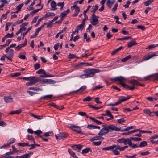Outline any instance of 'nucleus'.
I'll use <instances>...</instances> for the list:
<instances>
[{"instance_id": "obj_19", "label": "nucleus", "mask_w": 158, "mask_h": 158, "mask_svg": "<svg viewBox=\"0 0 158 158\" xmlns=\"http://www.w3.org/2000/svg\"><path fill=\"white\" fill-rule=\"evenodd\" d=\"M84 25L81 23L77 25L76 27V31H77V33H78V30H82L84 28Z\"/></svg>"}, {"instance_id": "obj_62", "label": "nucleus", "mask_w": 158, "mask_h": 158, "mask_svg": "<svg viewBox=\"0 0 158 158\" xmlns=\"http://www.w3.org/2000/svg\"><path fill=\"white\" fill-rule=\"evenodd\" d=\"M137 28L140 29L143 31L145 29V27L144 26L141 25H138L137 26Z\"/></svg>"}, {"instance_id": "obj_10", "label": "nucleus", "mask_w": 158, "mask_h": 158, "mask_svg": "<svg viewBox=\"0 0 158 158\" xmlns=\"http://www.w3.org/2000/svg\"><path fill=\"white\" fill-rule=\"evenodd\" d=\"M27 39H25L24 43L23 44H20L15 47V49L17 51L19 50L22 47L25 46L27 44Z\"/></svg>"}, {"instance_id": "obj_47", "label": "nucleus", "mask_w": 158, "mask_h": 158, "mask_svg": "<svg viewBox=\"0 0 158 158\" xmlns=\"http://www.w3.org/2000/svg\"><path fill=\"white\" fill-rule=\"evenodd\" d=\"M53 135V133L52 131H49L47 132H46L43 135H44L45 136H52Z\"/></svg>"}, {"instance_id": "obj_1", "label": "nucleus", "mask_w": 158, "mask_h": 158, "mask_svg": "<svg viewBox=\"0 0 158 158\" xmlns=\"http://www.w3.org/2000/svg\"><path fill=\"white\" fill-rule=\"evenodd\" d=\"M102 128L98 134V135H103L106 134L109 131L111 132L113 130L118 131L121 129L120 127H117L115 125H110L108 126L103 125Z\"/></svg>"}, {"instance_id": "obj_12", "label": "nucleus", "mask_w": 158, "mask_h": 158, "mask_svg": "<svg viewBox=\"0 0 158 158\" xmlns=\"http://www.w3.org/2000/svg\"><path fill=\"white\" fill-rule=\"evenodd\" d=\"M101 136L102 135H99V136H96L92 137L89 140L91 141H93L94 140L104 139V137H102Z\"/></svg>"}, {"instance_id": "obj_13", "label": "nucleus", "mask_w": 158, "mask_h": 158, "mask_svg": "<svg viewBox=\"0 0 158 158\" xmlns=\"http://www.w3.org/2000/svg\"><path fill=\"white\" fill-rule=\"evenodd\" d=\"M83 145L81 144L74 145L71 146L72 148L74 150L78 149L80 150L82 148Z\"/></svg>"}, {"instance_id": "obj_45", "label": "nucleus", "mask_w": 158, "mask_h": 158, "mask_svg": "<svg viewBox=\"0 0 158 158\" xmlns=\"http://www.w3.org/2000/svg\"><path fill=\"white\" fill-rule=\"evenodd\" d=\"M88 106L91 108H92L94 110H98L102 108V106L101 107H96L93 105H91V104H89Z\"/></svg>"}, {"instance_id": "obj_39", "label": "nucleus", "mask_w": 158, "mask_h": 158, "mask_svg": "<svg viewBox=\"0 0 158 158\" xmlns=\"http://www.w3.org/2000/svg\"><path fill=\"white\" fill-rule=\"evenodd\" d=\"M128 146L126 145L123 147H121L119 145L117 146V149H118L121 151H124L126 148H127Z\"/></svg>"}, {"instance_id": "obj_63", "label": "nucleus", "mask_w": 158, "mask_h": 158, "mask_svg": "<svg viewBox=\"0 0 158 158\" xmlns=\"http://www.w3.org/2000/svg\"><path fill=\"white\" fill-rule=\"evenodd\" d=\"M136 156V154H135L133 155L132 156H128L125 155L124 156H125L127 158H136L135 157Z\"/></svg>"}, {"instance_id": "obj_54", "label": "nucleus", "mask_w": 158, "mask_h": 158, "mask_svg": "<svg viewBox=\"0 0 158 158\" xmlns=\"http://www.w3.org/2000/svg\"><path fill=\"white\" fill-rule=\"evenodd\" d=\"M23 5L24 4L23 3L19 4L16 7V9L20 11L21 8L22 7Z\"/></svg>"}, {"instance_id": "obj_53", "label": "nucleus", "mask_w": 158, "mask_h": 158, "mask_svg": "<svg viewBox=\"0 0 158 158\" xmlns=\"http://www.w3.org/2000/svg\"><path fill=\"white\" fill-rule=\"evenodd\" d=\"M40 67V64L39 63H36L34 65V68L35 70H37Z\"/></svg>"}, {"instance_id": "obj_33", "label": "nucleus", "mask_w": 158, "mask_h": 158, "mask_svg": "<svg viewBox=\"0 0 158 158\" xmlns=\"http://www.w3.org/2000/svg\"><path fill=\"white\" fill-rule=\"evenodd\" d=\"M150 116L153 117L155 116H156L158 117V111H156L151 112L149 115Z\"/></svg>"}, {"instance_id": "obj_61", "label": "nucleus", "mask_w": 158, "mask_h": 158, "mask_svg": "<svg viewBox=\"0 0 158 158\" xmlns=\"http://www.w3.org/2000/svg\"><path fill=\"white\" fill-rule=\"evenodd\" d=\"M114 18L116 19V23L118 24H120L121 23V22L119 21V18L117 16H114Z\"/></svg>"}, {"instance_id": "obj_44", "label": "nucleus", "mask_w": 158, "mask_h": 158, "mask_svg": "<svg viewBox=\"0 0 158 158\" xmlns=\"http://www.w3.org/2000/svg\"><path fill=\"white\" fill-rule=\"evenodd\" d=\"M32 28V26L29 27L27 30L24 33H23L22 39H24V36L27 33L31 30Z\"/></svg>"}, {"instance_id": "obj_8", "label": "nucleus", "mask_w": 158, "mask_h": 158, "mask_svg": "<svg viewBox=\"0 0 158 158\" xmlns=\"http://www.w3.org/2000/svg\"><path fill=\"white\" fill-rule=\"evenodd\" d=\"M156 55L155 52L149 53L147 56H144L142 60V61H144L146 60H148L150 58H151L154 56H156Z\"/></svg>"}, {"instance_id": "obj_27", "label": "nucleus", "mask_w": 158, "mask_h": 158, "mask_svg": "<svg viewBox=\"0 0 158 158\" xmlns=\"http://www.w3.org/2000/svg\"><path fill=\"white\" fill-rule=\"evenodd\" d=\"M22 112V110L21 109H19L15 111H11L9 114H19Z\"/></svg>"}, {"instance_id": "obj_31", "label": "nucleus", "mask_w": 158, "mask_h": 158, "mask_svg": "<svg viewBox=\"0 0 158 158\" xmlns=\"http://www.w3.org/2000/svg\"><path fill=\"white\" fill-rule=\"evenodd\" d=\"M14 56V50L11 49L9 53L7 54L6 57H13Z\"/></svg>"}, {"instance_id": "obj_57", "label": "nucleus", "mask_w": 158, "mask_h": 158, "mask_svg": "<svg viewBox=\"0 0 158 158\" xmlns=\"http://www.w3.org/2000/svg\"><path fill=\"white\" fill-rule=\"evenodd\" d=\"M86 88V87L85 86H83L80 88L78 89L80 91V93H81Z\"/></svg>"}, {"instance_id": "obj_15", "label": "nucleus", "mask_w": 158, "mask_h": 158, "mask_svg": "<svg viewBox=\"0 0 158 158\" xmlns=\"http://www.w3.org/2000/svg\"><path fill=\"white\" fill-rule=\"evenodd\" d=\"M122 87L125 88L127 89H129L131 91H132L134 90L135 88V87L134 85H132L131 86H129L126 84H122Z\"/></svg>"}, {"instance_id": "obj_29", "label": "nucleus", "mask_w": 158, "mask_h": 158, "mask_svg": "<svg viewBox=\"0 0 158 158\" xmlns=\"http://www.w3.org/2000/svg\"><path fill=\"white\" fill-rule=\"evenodd\" d=\"M123 48L122 46H120L117 49H116L115 50H114L111 53L112 55H113L116 54L118 51L121 50Z\"/></svg>"}, {"instance_id": "obj_2", "label": "nucleus", "mask_w": 158, "mask_h": 158, "mask_svg": "<svg viewBox=\"0 0 158 158\" xmlns=\"http://www.w3.org/2000/svg\"><path fill=\"white\" fill-rule=\"evenodd\" d=\"M84 71L87 73L81 75L80 77L82 78L92 77L95 73L99 72L100 70L97 69H88L84 70Z\"/></svg>"}, {"instance_id": "obj_36", "label": "nucleus", "mask_w": 158, "mask_h": 158, "mask_svg": "<svg viewBox=\"0 0 158 158\" xmlns=\"http://www.w3.org/2000/svg\"><path fill=\"white\" fill-rule=\"evenodd\" d=\"M131 55H129L124 58L121 59V62H125L131 57Z\"/></svg>"}, {"instance_id": "obj_24", "label": "nucleus", "mask_w": 158, "mask_h": 158, "mask_svg": "<svg viewBox=\"0 0 158 158\" xmlns=\"http://www.w3.org/2000/svg\"><path fill=\"white\" fill-rule=\"evenodd\" d=\"M53 76H52L50 75H48L47 74V73H45L44 74H43V75H40L39 77H37V78H39V81H40L41 80L40 79L41 77H53Z\"/></svg>"}, {"instance_id": "obj_58", "label": "nucleus", "mask_w": 158, "mask_h": 158, "mask_svg": "<svg viewBox=\"0 0 158 158\" xmlns=\"http://www.w3.org/2000/svg\"><path fill=\"white\" fill-rule=\"evenodd\" d=\"M92 98L89 96H88L85 98L83 99V101H90L91 100Z\"/></svg>"}, {"instance_id": "obj_26", "label": "nucleus", "mask_w": 158, "mask_h": 158, "mask_svg": "<svg viewBox=\"0 0 158 158\" xmlns=\"http://www.w3.org/2000/svg\"><path fill=\"white\" fill-rule=\"evenodd\" d=\"M68 152L70 155L73 158H78L77 156H76L75 155V154L74 152L73 151H72L70 149H68Z\"/></svg>"}, {"instance_id": "obj_25", "label": "nucleus", "mask_w": 158, "mask_h": 158, "mask_svg": "<svg viewBox=\"0 0 158 158\" xmlns=\"http://www.w3.org/2000/svg\"><path fill=\"white\" fill-rule=\"evenodd\" d=\"M75 9V13L72 16L73 17L77 16L80 12V8L79 7L74 8Z\"/></svg>"}, {"instance_id": "obj_22", "label": "nucleus", "mask_w": 158, "mask_h": 158, "mask_svg": "<svg viewBox=\"0 0 158 158\" xmlns=\"http://www.w3.org/2000/svg\"><path fill=\"white\" fill-rule=\"evenodd\" d=\"M69 9H67L66 11H63L60 14L61 18H63L65 17L69 12Z\"/></svg>"}, {"instance_id": "obj_49", "label": "nucleus", "mask_w": 158, "mask_h": 158, "mask_svg": "<svg viewBox=\"0 0 158 158\" xmlns=\"http://www.w3.org/2000/svg\"><path fill=\"white\" fill-rule=\"evenodd\" d=\"M40 83L42 84H44V83H48V79H43L40 80Z\"/></svg>"}, {"instance_id": "obj_60", "label": "nucleus", "mask_w": 158, "mask_h": 158, "mask_svg": "<svg viewBox=\"0 0 158 158\" xmlns=\"http://www.w3.org/2000/svg\"><path fill=\"white\" fill-rule=\"evenodd\" d=\"M15 139L14 138L10 139L9 140L8 142V143L9 144L10 146L11 144L15 142Z\"/></svg>"}, {"instance_id": "obj_23", "label": "nucleus", "mask_w": 158, "mask_h": 158, "mask_svg": "<svg viewBox=\"0 0 158 158\" xmlns=\"http://www.w3.org/2000/svg\"><path fill=\"white\" fill-rule=\"evenodd\" d=\"M116 147L115 145H113L112 146H110L103 148H102V150H113L114 148V147Z\"/></svg>"}, {"instance_id": "obj_64", "label": "nucleus", "mask_w": 158, "mask_h": 158, "mask_svg": "<svg viewBox=\"0 0 158 158\" xmlns=\"http://www.w3.org/2000/svg\"><path fill=\"white\" fill-rule=\"evenodd\" d=\"M29 156L28 154H25L20 156H18V158H28Z\"/></svg>"}, {"instance_id": "obj_6", "label": "nucleus", "mask_w": 158, "mask_h": 158, "mask_svg": "<svg viewBox=\"0 0 158 158\" xmlns=\"http://www.w3.org/2000/svg\"><path fill=\"white\" fill-rule=\"evenodd\" d=\"M150 79L158 81V73L147 76L144 78L145 80H148Z\"/></svg>"}, {"instance_id": "obj_11", "label": "nucleus", "mask_w": 158, "mask_h": 158, "mask_svg": "<svg viewBox=\"0 0 158 158\" xmlns=\"http://www.w3.org/2000/svg\"><path fill=\"white\" fill-rule=\"evenodd\" d=\"M5 102L6 103H9L13 102V98L10 96H5L4 98Z\"/></svg>"}, {"instance_id": "obj_9", "label": "nucleus", "mask_w": 158, "mask_h": 158, "mask_svg": "<svg viewBox=\"0 0 158 158\" xmlns=\"http://www.w3.org/2000/svg\"><path fill=\"white\" fill-rule=\"evenodd\" d=\"M98 17L96 16L95 14H92V20L90 21V23L93 25H94L98 23Z\"/></svg>"}, {"instance_id": "obj_56", "label": "nucleus", "mask_w": 158, "mask_h": 158, "mask_svg": "<svg viewBox=\"0 0 158 158\" xmlns=\"http://www.w3.org/2000/svg\"><path fill=\"white\" fill-rule=\"evenodd\" d=\"M23 22V20L21 19L19 21H18L15 22L14 24L13 25V26H15V25L20 24Z\"/></svg>"}, {"instance_id": "obj_46", "label": "nucleus", "mask_w": 158, "mask_h": 158, "mask_svg": "<svg viewBox=\"0 0 158 158\" xmlns=\"http://www.w3.org/2000/svg\"><path fill=\"white\" fill-rule=\"evenodd\" d=\"M131 37L130 36H127L124 37H123L122 38H118L117 39V40H127L129 39H130L131 38Z\"/></svg>"}, {"instance_id": "obj_28", "label": "nucleus", "mask_w": 158, "mask_h": 158, "mask_svg": "<svg viewBox=\"0 0 158 158\" xmlns=\"http://www.w3.org/2000/svg\"><path fill=\"white\" fill-rule=\"evenodd\" d=\"M137 44V43L135 41H131L128 43L127 47L128 48H131L133 46L136 45Z\"/></svg>"}, {"instance_id": "obj_37", "label": "nucleus", "mask_w": 158, "mask_h": 158, "mask_svg": "<svg viewBox=\"0 0 158 158\" xmlns=\"http://www.w3.org/2000/svg\"><path fill=\"white\" fill-rule=\"evenodd\" d=\"M103 87V86L102 85V84H100L98 85V86L95 87L93 88L92 90V91H95L96 90L100 89L102 88Z\"/></svg>"}, {"instance_id": "obj_21", "label": "nucleus", "mask_w": 158, "mask_h": 158, "mask_svg": "<svg viewBox=\"0 0 158 158\" xmlns=\"http://www.w3.org/2000/svg\"><path fill=\"white\" fill-rule=\"evenodd\" d=\"M115 146H119L118 145H115ZM114 148H115V149H114L113 150H112V152L114 154L116 155H118L120 154V152L119 151H118L117 150H119L118 149H117V147H114Z\"/></svg>"}, {"instance_id": "obj_51", "label": "nucleus", "mask_w": 158, "mask_h": 158, "mask_svg": "<svg viewBox=\"0 0 158 158\" xmlns=\"http://www.w3.org/2000/svg\"><path fill=\"white\" fill-rule=\"evenodd\" d=\"M158 46V44H156V45H155L154 44L150 45H149L147 48H146V49H151L157 47Z\"/></svg>"}, {"instance_id": "obj_50", "label": "nucleus", "mask_w": 158, "mask_h": 158, "mask_svg": "<svg viewBox=\"0 0 158 158\" xmlns=\"http://www.w3.org/2000/svg\"><path fill=\"white\" fill-rule=\"evenodd\" d=\"M118 6V4L117 3H115L113 7L111 9L112 11L113 12H114L117 9Z\"/></svg>"}, {"instance_id": "obj_59", "label": "nucleus", "mask_w": 158, "mask_h": 158, "mask_svg": "<svg viewBox=\"0 0 158 158\" xmlns=\"http://www.w3.org/2000/svg\"><path fill=\"white\" fill-rule=\"evenodd\" d=\"M102 143V142L101 141H98V142H94L92 144L94 145L95 146H99Z\"/></svg>"}, {"instance_id": "obj_48", "label": "nucleus", "mask_w": 158, "mask_h": 158, "mask_svg": "<svg viewBox=\"0 0 158 158\" xmlns=\"http://www.w3.org/2000/svg\"><path fill=\"white\" fill-rule=\"evenodd\" d=\"M152 2V0H147L144 2V5L146 6L149 5Z\"/></svg>"}, {"instance_id": "obj_34", "label": "nucleus", "mask_w": 158, "mask_h": 158, "mask_svg": "<svg viewBox=\"0 0 158 158\" xmlns=\"http://www.w3.org/2000/svg\"><path fill=\"white\" fill-rule=\"evenodd\" d=\"M90 119L95 122L97 124L99 125L102 123V122L98 120L93 118H90Z\"/></svg>"}, {"instance_id": "obj_30", "label": "nucleus", "mask_w": 158, "mask_h": 158, "mask_svg": "<svg viewBox=\"0 0 158 158\" xmlns=\"http://www.w3.org/2000/svg\"><path fill=\"white\" fill-rule=\"evenodd\" d=\"M130 82L132 84L134 85H138L139 84V82L136 80L135 79H131L130 81Z\"/></svg>"}, {"instance_id": "obj_52", "label": "nucleus", "mask_w": 158, "mask_h": 158, "mask_svg": "<svg viewBox=\"0 0 158 158\" xmlns=\"http://www.w3.org/2000/svg\"><path fill=\"white\" fill-rule=\"evenodd\" d=\"M98 5L96 4L93 10L91 11V12L93 13V14H94L96 11L98 9Z\"/></svg>"}, {"instance_id": "obj_14", "label": "nucleus", "mask_w": 158, "mask_h": 158, "mask_svg": "<svg viewBox=\"0 0 158 158\" xmlns=\"http://www.w3.org/2000/svg\"><path fill=\"white\" fill-rule=\"evenodd\" d=\"M50 4L52 8L51 9L52 10H55L57 9V8L56 7V4L54 1H52L51 2Z\"/></svg>"}, {"instance_id": "obj_42", "label": "nucleus", "mask_w": 158, "mask_h": 158, "mask_svg": "<svg viewBox=\"0 0 158 158\" xmlns=\"http://www.w3.org/2000/svg\"><path fill=\"white\" fill-rule=\"evenodd\" d=\"M147 145V143L146 141H143L140 143L139 145V147H145Z\"/></svg>"}, {"instance_id": "obj_40", "label": "nucleus", "mask_w": 158, "mask_h": 158, "mask_svg": "<svg viewBox=\"0 0 158 158\" xmlns=\"http://www.w3.org/2000/svg\"><path fill=\"white\" fill-rule=\"evenodd\" d=\"M43 8V6H42L41 8L40 9H38L36 10H35L31 12L30 14V15H32L33 16L35 14L37 13L39 11L41 10Z\"/></svg>"}, {"instance_id": "obj_17", "label": "nucleus", "mask_w": 158, "mask_h": 158, "mask_svg": "<svg viewBox=\"0 0 158 158\" xmlns=\"http://www.w3.org/2000/svg\"><path fill=\"white\" fill-rule=\"evenodd\" d=\"M115 0H107L106 2L107 6L109 8H111V6L115 2Z\"/></svg>"}, {"instance_id": "obj_38", "label": "nucleus", "mask_w": 158, "mask_h": 158, "mask_svg": "<svg viewBox=\"0 0 158 158\" xmlns=\"http://www.w3.org/2000/svg\"><path fill=\"white\" fill-rule=\"evenodd\" d=\"M135 127V126H131L130 127H127L126 128L123 129L122 130H120V131H128L130 129H133Z\"/></svg>"}, {"instance_id": "obj_41", "label": "nucleus", "mask_w": 158, "mask_h": 158, "mask_svg": "<svg viewBox=\"0 0 158 158\" xmlns=\"http://www.w3.org/2000/svg\"><path fill=\"white\" fill-rule=\"evenodd\" d=\"M36 73L38 74H43L46 73V71L44 70L41 69L39 70L38 71H36Z\"/></svg>"}, {"instance_id": "obj_55", "label": "nucleus", "mask_w": 158, "mask_h": 158, "mask_svg": "<svg viewBox=\"0 0 158 158\" xmlns=\"http://www.w3.org/2000/svg\"><path fill=\"white\" fill-rule=\"evenodd\" d=\"M31 115L34 117V118H37L38 119H40L42 118L43 117V116H38V115H34V114H31Z\"/></svg>"}, {"instance_id": "obj_43", "label": "nucleus", "mask_w": 158, "mask_h": 158, "mask_svg": "<svg viewBox=\"0 0 158 158\" xmlns=\"http://www.w3.org/2000/svg\"><path fill=\"white\" fill-rule=\"evenodd\" d=\"M106 116L110 117L111 119H113L114 118L113 116L111 114V113L109 110H106Z\"/></svg>"}, {"instance_id": "obj_7", "label": "nucleus", "mask_w": 158, "mask_h": 158, "mask_svg": "<svg viewBox=\"0 0 158 158\" xmlns=\"http://www.w3.org/2000/svg\"><path fill=\"white\" fill-rule=\"evenodd\" d=\"M68 134L65 132L60 133L57 135H55V136L57 139H61L68 136Z\"/></svg>"}, {"instance_id": "obj_4", "label": "nucleus", "mask_w": 158, "mask_h": 158, "mask_svg": "<svg viewBox=\"0 0 158 158\" xmlns=\"http://www.w3.org/2000/svg\"><path fill=\"white\" fill-rule=\"evenodd\" d=\"M39 78L34 76L30 77L29 82L26 83V85L29 86L31 85L34 84L39 81Z\"/></svg>"}, {"instance_id": "obj_3", "label": "nucleus", "mask_w": 158, "mask_h": 158, "mask_svg": "<svg viewBox=\"0 0 158 158\" xmlns=\"http://www.w3.org/2000/svg\"><path fill=\"white\" fill-rule=\"evenodd\" d=\"M110 80L114 82L118 81L119 84L122 86V84H125L124 83L126 82V78L120 76L116 77L114 78H111Z\"/></svg>"}, {"instance_id": "obj_16", "label": "nucleus", "mask_w": 158, "mask_h": 158, "mask_svg": "<svg viewBox=\"0 0 158 158\" xmlns=\"http://www.w3.org/2000/svg\"><path fill=\"white\" fill-rule=\"evenodd\" d=\"M131 141L130 138H129L127 139H124V145H126L127 144H128L129 145H131Z\"/></svg>"}, {"instance_id": "obj_20", "label": "nucleus", "mask_w": 158, "mask_h": 158, "mask_svg": "<svg viewBox=\"0 0 158 158\" xmlns=\"http://www.w3.org/2000/svg\"><path fill=\"white\" fill-rule=\"evenodd\" d=\"M28 89L35 91H41L42 89L39 87H33L29 88Z\"/></svg>"}, {"instance_id": "obj_35", "label": "nucleus", "mask_w": 158, "mask_h": 158, "mask_svg": "<svg viewBox=\"0 0 158 158\" xmlns=\"http://www.w3.org/2000/svg\"><path fill=\"white\" fill-rule=\"evenodd\" d=\"M89 151L92 152V150H91L90 148H86L82 150V154H86L88 153Z\"/></svg>"}, {"instance_id": "obj_18", "label": "nucleus", "mask_w": 158, "mask_h": 158, "mask_svg": "<svg viewBox=\"0 0 158 158\" xmlns=\"http://www.w3.org/2000/svg\"><path fill=\"white\" fill-rule=\"evenodd\" d=\"M131 98V96H128L127 97H120L119 99V100L121 103L125 101H127V100H128L130 98Z\"/></svg>"}, {"instance_id": "obj_32", "label": "nucleus", "mask_w": 158, "mask_h": 158, "mask_svg": "<svg viewBox=\"0 0 158 158\" xmlns=\"http://www.w3.org/2000/svg\"><path fill=\"white\" fill-rule=\"evenodd\" d=\"M27 139L28 140H30L32 141L34 143H35V141L34 139V138L33 137V136L31 135H27Z\"/></svg>"}, {"instance_id": "obj_5", "label": "nucleus", "mask_w": 158, "mask_h": 158, "mask_svg": "<svg viewBox=\"0 0 158 158\" xmlns=\"http://www.w3.org/2000/svg\"><path fill=\"white\" fill-rule=\"evenodd\" d=\"M69 127L72 130L77 133H80L81 134H85V133L81 131V128L79 126L71 124L69 126Z\"/></svg>"}]
</instances>
